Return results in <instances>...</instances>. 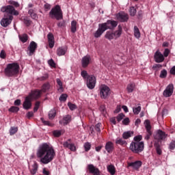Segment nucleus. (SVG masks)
<instances>
[{
  "instance_id": "obj_4",
  "label": "nucleus",
  "mask_w": 175,
  "mask_h": 175,
  "mask_svg": "<svg viewBox=\"0 0 175 175\" xmlns=\"http://www.w3.org/2000/svg\"><path fill=\"white\" fill-rule=\"evenodd\" d=\"M129 149L134 154H140L144 150V142H132Z\"/></svg>"
},
{
  "instance_id": "obj_14",
  "label": "nucleus",
  "mask_w": 175,
  "mask_h": 175,
  "mask_svg": "<svg viewBox=\"0 0 175 175\" xmlns=\"http://www.w3.org/2000/svg\"><path fill=\"white\" fill-rule=\"evenodd\" d=\"M91 56L90 55L84 56L81 59L82 68H87L91 64Z\"/></svg>"
},
{
  "instance_id": "obj_25",
  "label": "nucleus",
  "mask_w": 175,
  "mask_h": 175,
  "mask_svg": "<svg viewBox=\"0 0 175 175\" xmlns=\"http://www.w3.org/2000/svg\"><path fill=\"white\" fill-rule=\"evenodd\" d=\"M66 51H68V49H66V47H59L57 49V55L59 57L65 55V54H66Z\"/></svg>"
},
{
  "instance_id": "obj_56",
  "label": "nucleus",
  "mask_w": 175,
  "mask_h": 175,
  "mask_svg": "<svg viewBox=\"0 0 175 175\" xmlns=\"http://www.w3.org/2000/svg\"><path fill=\"white\" fill-rule=\"evenodd\" d=\"M39 106H40V102L37 101L33 109L34 111H38L39 109Z\"/></svg>"
},
{
  "instance_id": "obj_19",
  "label": "nucleus",
  "mask_w": 175,
  "mask_h": 175,
  "mask_svg": "<svg viewBox=\"0 0 175 175\" xmlns=\"http://www.w3.org/2000/svg\"><path fill=\"white\" fill-rule=\"evenodd\" d=\"M63 146L64 148H69L70 151H76V146L73 144H70V139L63 143Z\"/></svg>"
},
{
  "instance_id": "obj_32",
  "label": "nucleus",
  "mask_w": 175,
  "mask_h": 175,
  "mask_svg": "<svg viewBox=\"0 0 175 175\" xmlns=\"http://www.w3.org/2000/svg\"><path fill=\"white\" fill-rule=\"evenodd\" d=\"M38 163H34V164L32 165L31 169L30 170L31 174H36V172H38Z\"/></svg>"
},
{
  "instance_id": "obj_29",
  "label": "nucleus",
  "mask_w": 175,
  "mask_h": 175,
  "mask_svg": "<svg viewBox=\"0 0 175 175\" xmlns=\"http://www.w3.org/2000/svg\"><path fill=\"white\" fill-rule=\"evenodd\" d=\"M134 36L136 39H140V30H139V27L137 26H134Z\"/></svg>"
},
{
  "instance_id": "obj_20",
  "label": "nucleus",
  "mask_w": 175,
  "mask_h": 175,
  "mask_svg": "<svg viewBox=\"0 0 175 175\" xmlns=\"http://www.w3.org/2000/svg\"><path fill=\"white\" fill-rule=\"evenodd\" d=\"M42 90H34L31 92V93L29 95V96L31 97L32 99H38V98H40V96L42 95Z\"/></svg>"
},
{
  "instance_id": "obj_37",
  "label": "nucleus",
  "mask_w": 175,
  "mask_h": 175,
  "mask_svg": "<svg viewBox=\"0 0 175 175\" xmlns=\"http://www.w3.org/2000/svg\"><path fill=\"white\" fill-rule=\"evenodd\" d=\"M56 111L55 109H51L49 113V120H53L55 117Z\"/></svg>"
},
{
  "instance_id": "obj_13",
  "label": "nucleus",
  "mask_w": 175,
  "mask_h": 175,
  "mask_svg": "<svg viewBox=\"0 0 175 175\" xmlns=\"http://www.w3.org/2000/svg\"><path fill=\"white\" fill-rule=\"evenodd\" d=\"M29 53L28 55L31 57V55H33V53L36 51V49H38V44L36 42L32 41L30 42L28 46Z\"/></svg>"
},
{
  "instance_id": "obj_50",
  "label": "nucleus",
  "mask_w": 175,
  "mask_h": 175,
  "mask_svg": "<svg viewBox=\"0 0 175 175\" xmlns=\"http://www.w3.org/2000/svg\"><path fill=\"white\" fill-rule=\"evenodd\" d=\"M124 117H125V115H124V113H120L119 115H118L116 118L118 122H120L121 120H122L124 119Z\"/></svg>"
},
{
  "instance_id": "obj_26",
  "label": "nucleus",
  "mask_w": 175,
  "mask_h": 175,
  "mask_svg": "<svg viewBox=\"0 0 175 175\" xmlns=\"http://www.w3.org/2000/svg\"><path fill=\"white\" fill-rule=\"evenodd\" d=\"M72 117L70 115H66L64 117L62 120L59 121V124H62V125H67V124H69L70 122Z\"/></svg>"
},
{
  "instance_id": "obj_45",
  "label": "nucleus",
  "mask_w": 175,
  "mask_h": 175,
  "mask_svg": "<svg viewBox=\"0 0 175 175\" xmlns=\"http://www.w3.org/2000/svg\"><path fill=\"white\" fill-rule=\"evenodd\" d=\"M68 106L70 110H72V111L76 110V109H77V106L75 104H72V103H68Z\"/></svg>"
},
{
  "instance_id": "obj_61",
  "label": "nucleus",
  "mask_w": 175,
  "mask_h": 175,
  "mask_svg": "<svg viewBox=\"0 0 175 175\" xmlns=\"http://www.w3.org/2000/svg\"><path fill=\"white\" fill-rule=\"evenodd\" d=\"M14 106H20L21 105V100L17 99L14 103Z\"/></svg>"
},
{
  "instance_id": "obj_48",
  "label": "nucleus",
  "mask_w": 175,
  "mask_h": 175,
  "mask_svg": "<svg viewBox=\"0 0 175 175\" xmlns=\"http://www.w3.org/2000/svg\"><path fill=\"white\" fill-rule=\"evenodd\" d=\"M141 110H142V107L140 106H138L137 107L133 109V111L134 114H139V113H140Z\"/></svg>"
},
{
  "instance_id": "obj_33",
  "label": "nucleus",
  "mask_w": 175,
  "mask_h": 175,
  "mask_svg": "<svg viewBox=\"0 0 175 175\" xmlns=\"http://www.w3.org/2000/svg\"><path fill=\"white\" fill-rule=\"evenodd\" d=\"M133 136V131H126L122 134L123 139H129Z\"/></svg>"
},
{
  "instance_id": "obj_59",
  "label": "nucleus",
  "mask_w": 175,
  "mask_h": 175,
  "mask_svg": "<svg viewBox=\"0 0 175 175\" xmlns=\"http://www.w3.org/2000/svg\"><path fill=\"white\" fill-rule=\"evenodd\" d=\"M169 147H170V150H174V148H175V142L174 141L172 142L170 144V146Z\"/></svg>"
},
{
  "instance_id": "obj_31",
  "label": "nucleus",
  "mask_w": 175,
  "mask_h": 175,
  "mask_svg": "<svg viewBox=\"0 0 175 175\" xmlns=\"http://www.w3.org/2000/svg\"><path fill=\"white\" fill-rule=\"evenodd\" d=\"M135 87L136 85L135 83H129L126 87V91L130 94L131 92H133V90H135Z\"/></svg>"
},
{
  "instance_id": "obj_40",
  "label": "nucleus",
  "mask_w": 175,
  "mask_h": 175,
  "mask_svg": "<svg viewBox=\"0 0 175 175\" xmlns=\"http://www.w3.org/2000/svg\"><path fill=\"white\" fill-rule=\"evenodd\" d=\"M18 131V128L17 127H11L10 129V135L11 136H13L15 133H17V131Z\"/></svg>"
},
{
  "instance_id": "obj_41",
  "label": "nucleus",
  "mask_w": 175,
  "mask_h": 175,
  "mask_svg": "<svg viewBox=\"0 0 175 175\" xmlns=\"http://www.w3.org/2000/svg\"><path fill=\"white\" fill-rule=\"evenodd\" d=\"M19 39L23 42V43H25V42L28 40V35L23 34L22 36H19Z\"/></svg>"
},
{
  "instance_id": "obj_35",
  "label": "nucleus",
  "mask_w": 175,
  "mask_h": 175,
  "mask_svg": "<svg viewBox=\"0 0 175 175\" xmlns=\"http://www.w3.org/2000/svg\"><path fill=\"white\" fill-rule=\"evenodd\" d=\"M56 81L57 83V85L59 87L58 89V91H59V92H64V86H63L62 81H61V79H57Z\"/></svg>"
},
{
  "instance_id": "obj_52",
  "label": "nucleus",
  "mask_w": 175,
  "mask_h": 175,
  "mask_svg": "<svg viewBox=\"0 0 175 175\" xmlns=\"http://www.w3.org/2000/svg\"><path fill=\"white\" fill-rule=\"evenodd\" d=\"M40 120L44 125H48V126H51V124L50 122L44 120L43 118H41Z\"/></svg>"
},
{
  "instance_id": "obj_23",
  "label": "nucleus",
  "mask_w": 175,
  "mask_h": 175,
  "mask_svg": "<svg viewBox=\"0 0 175 175\" xmlns=\"http://www.w3.org/2000/svg\"><path fill=\"white\" fill-rule=\"evenodd\" d=\"M122 34V26L118 25V30L115 31L113 32V36L115 37V39H118Z\"/></svg>"
},
{
  "instance_id": "obj_42",
  "label": "nucleus",
  "mask_w": 175,
  "mask_h": 175,
  "mask_svg": "<svg viewBox=\"0 0 175 175\" xmlns=\"http://www.w3.org/2000/svg\"><path fill=\"white\" fill-rule=\"evenodd\" d=\"M8 110L11 113H17V111H18V110H20V108H18V107L12 106Z\"/></svg>"
},
{
  "instance_id": "obj_62",
  "label": "nucleus",
  "mask_w": 175,
  "mask_h": 175,
  "mask_svg": "<svg viewBox=\"0 0 175 175\" xmlns=\"http://www.w3.org/2000/svg\"><path fill=\"white\" fill-rule=\"evenodd\" d=\"M24 23L28 27V26L31 25V21H29L27 18H25Z\"/></svg>"
},
{
  "instance_id": "obj_22",
  "label": "nucleus",
  "mask_w": 175,
  "mask_h": 175,
  "mask_svg": "<svg viewBox=\"0 0 175 175\" xmlns=\"http://www.w3.org/2000/svg\"><path fill=\"white\" fill-rule=\"evenodd\" d=\"M7 13L14 14V16H18V12L16 11L14 7L12 5H7Z\"/></svg>"
},
{
  "instance_id": "obj_2",
  "label": "nucleus",
  "mask_w": 175,
  "mask_h": 175,
  "mask_svg": "<svg viewBox=\"0 0 175 175\" xmlns=\"http://www.w3.org/2000/svg\"><path fill=\"white\" fill-rule=\"evenodd\" d=\"M81 76L84 80H86V85L89 90H94L95 88L96 84V78H95V76L88 75V72L85 70L81 71Z\"/></svg>"
},
{
  "instance_id": "obj_38",
  "label": "nucleus",
  "mask_w": 175,
  "mask_h": 175,
  "mask_svg": "<svg viewBox=\"0 0 175 175\" xmlns=\"http://www.w3.org/2000/svg\"><path fill=\"white\" fill-rule=\"evenodd\" d=\"M154 147L156 148V151L158 155H161L162 154V150L161 149V146H159V144L154 143Z\"/></svg>"
},
{
  "instance_id": "obj_54",
  "label": "nucleus",
  "mask_w": 175,
  "mask_h": 175,
  "mask_svg": "<svg viewBox=\"0 0 175 175\" xmlns=\"http://www.w3.org/2000/svg\"><path fill=\"white\" fill-rule=\"evenodd\" d=\"M46 79H49V75L47 74H45L42 77L38 78V80H40V81H43L44 80H46Z\"/></svg>"
},
{
  "instance_id": "obj_7",
  "label": "nucleus",
  "mask_w": 175,
  "mask_h": 175,
  "mask_svg": "<svg viewBox=\"0 0 175 175\" xmlns=\"http://www.w3.org/2000/svg\"><path fill=\"white\" fill-rule=\"evenodd\" d=\"M118 24L116 21H107L106 23H101L103 27L105 29V31H107V29H114Z\"/></svg>"
},
{
  "instance_id": "obj_47",
  "label": "nucleus",
  "mask_w": 175,
  "mask_h": 175,
  "mask_svg": "<svg viewBox=\"0 0 175 175\" xmlns=\"http://www.w3.org/2000/svg\"><path fill=\"white\" fill-rule=\"evenodd\" d=\"M67 98H68V95L66 94H63L60 96L59 99L60 102H65Z\"/></svg>"
},
{
  "instance_id": "obj_16",
  "label": "nucleus",
  "mask_w": 175,
  "mask_h": 175,
  "mask_svg": "<svg viewBox=\"0 0 175 175\" xmlns=\"http://www.w3.org/2000/svg\"><path fill=\"white\" fill-rule=\"evenodd\" d=\"M154 57L155 62H157L158 64H161V62H163V61H165V57L159 51H157L154 53Z\"/></svg>"
},
{
  "instance_id": "obj_17",
  "label": "nucleus",
  "mask_w": 175,
  "mask_h": 175,
  "mask_svg": "<svg viewBox=\"0 0 175 175\" xmlns=\"http://www.w3.org/2000/svg\"><path fill=\"white\" fill-rule=\"evenodd\" d=\"M116 18L122 23H125V21H128L129 18L125 12H120L116 15Z\"/></svg>"
},
{
  "instance_id": "obj_51",
  "label": "nucleus",
  "mask_w": 175,
  "mask_h": 175,
  "mask_svg": "<svg viewBox=\"0 0 175 175\" xmlns=\"http://www.w3.org/2000/svg\"><path fill=\"white\" fill-rule=\"evenodd\" d=\"M0 58L5 59L6 58V52L4 50H2L0 53Z\"/></svg>"
},
{
  "instance_id": "obj_12",
  "label": "nucleus",
  "mask_w": 175,
  "mask_h": 175,
  "mask_svg": "<svg viewBox=\"0 0 175 175\" xmlns=\"http://www.w3.org/2000/svg\"><path fill=\"white\" fill-rule=\"evenodd\" d=\"M167 137V134L165 132H163L161 130L157 131L154 135V139L156 140H165Z\"/></svg>"
},
{
  "instance_id": "obj_10",
  "label": "nucleus",
  "mask_w": 175,
  "mask_h": 175,
  "mask_svg": "<svg viewBox=\"0 0 175 175\" xmlns=\"http://www.w3.org/2000/svg\"><path fill=\"white\" fill-rule=\"evenodd\" d=\"M13 20V16L9 15L8 17H4L1 21V25L2 27H4L6 28V27H8L12 23V21Z\"/></svg>"
},
{
  "instance_id": "obj_27",
  "label": "nucleus",
  "mask_w": 175,
  "mask_h": 175,
  "mask_svg": "<svg viewBox=\"0 0 175 175\" xmlns=\"http://www.w3.org/2000/svg\"><path fill=\"white\" fill-rule=\"evenodd\" d=\"M129 166H131V167H133V169L137 170L139 169V167H140V166H142V161H138L134 163H129Z\"/></svg>"
},
{
  "instance_id": "obj_9",
  "label": "nucleus",
  "mask_w": 175,
  "mask_h": 175,
  "mask_svg": "<svg viewBox=\"0 0 175 175\" xmlns=\"http://www.w3.org/2000/svg\"><path fill=\"white\" fill-rule=\"evenodd\" d=\"M174 90V87L173 86V84L168 85L163 92V96H165V98H170V96L173 95Z\"/></svg>"
},
{
  "instance_id": "obj_8",
  "label": "nucleus",
  "mask_w": 175,
  "mask_h": 175,
  "mask_svg": "<svg viewBox=\"0 0 175 175\" xmlns=\"http://www.w3.org/2000/svg\"><path fill=\"white\" fill-rule=\"evenodd\" d=\"M145 128L146 129V135L145 136V140H149L151 135H152V131H151V124L150 120H146L144 122Z\"/></svg>"
},
{
  "instance_id": "obj_18",
  "label": "nucleus",
  "mask_w": 175,
  "mask_h": 175,
  "mask_svg": "<svg viewBox=\"0 0 175 175\" xmlns=\"http://www.w3.org/2000/svg\"><path fill=\"white\" fill-rule=\"evenodd\" d=\"M106 31V29L103 27L102 23L98 25V29L97 31L94 33V38H100L102 36V34L103 32Z\"/></svg>"
},
{
  "instance_id": "obj_5",
  "label": "nucleus",
  "mask_w": 175,
  "mask_h": 175,
  "mask_svg": "<svg viewBox=\"0 0 175 175\" xmlns=\"http://www.w3.org/2000/svg\"><path fill=\"white\" fill-rule=\"evenodd\" d=\"M49 17H51V18H56V20H62L64 16L61 7L57 5L52 8L49 12Z\"/></svg>"
},
{
  "instance_id": "obj_53",
  "label": "nucleus",
  "mask_w": 175,
  "mask_h": 175,
  "mask_svg": "<svg viewBox=\"0 0 175 175\" xmlns=\"http://www.w3.org/2000/svg\"><path fill=\"white\" fill-rule=\"evenodd\" d=\"M48 64L52 68H55V62H54V60H53V59H51L50 60H49Z\"/></svg>"
},
{
  "instance_id": "obj_55",
  "label": "nucleus",
  "mask_w": 175,
  "mask_h": 175,
  "mask_svg": "<svg viewBox=\"0 0 175 175\" xmlns=\"http://www.w3.org/2000/svg\"><path fill=\"white\" fill-rule=\"evenodd\" d=\"M66 25V23L65 22V21H61L59 23H57V26L59 28H62L63 27H65Z\"/></svg>"
},
{
  "instance_id": "obj_64",
  "label": "nucleus",
  "mask_w": 175,
  "mask_h": 175,
  "mask_svg": "<svg viewBox=\"0 0 175 175\" xmlns=\"http://www.w3.org/2000/svg\"><path fill=\"white\" fill-rule=\"evenodd\" d=\"M171 75H175V66H174L170 70Z\"/></svg>"
},
{
  "instance_id": "obj_34",
  "label": "nucleus",
  "mask_w": 175,
  "mask_h": 175,
  "mask_svg": "<svg viewBox=\"0 0 175 175\" xmlns=\"http://www.w3.org/2000/svg\"><path fill=\"white\" fill-rule=\"evenodd\" d=\"M105 37L106 38V39H108L109 40H113V39H115L114 33L111 31H107Z\"/></svg>"
},
{
  "instance_id": "obj_24",
  "label": "nucleus",
  "mask_w": 175,
  "mask_h": 175,
  "mask_svg": "<svg viewBox=\"0 0 175 175\" xmlns=\"http://www.w3.org/2000/svg\"><path fill=\"white\" fill-rule=\"evenodd\" d=\"M105 150L109 153L113 152V150H114V144H113L111 142H107L105 144Z\"/></svg>"
},
{
  "instance_id": "obj_15",
  "label": "nucleus",
  "mask_w": 175,
  "mask_h": 175,
  "mask_svg": "<svg viewBox=\"0 0 175 175\" xmlns=\"http://www.w3.org/2000/svg\"><path fill=\"white\" fill-rule=\"evenodd\" d=\"M88 169L89 170V173H91L93 175H100V171L98 167H96L92 164H89L88 165Z\"/></svg>"
},
{
  "instance_id": "obj_43",
  "label": "nucleus",
  "mask_w": 175,
  "mask_h": 175,
  "mask_svg": "<svg viewBox=\"0 0 175 175\" xmlns=\"http://www.w3.org/2000/svg\"><path fill=\"white\" fill-rule=\"evenodd\" d=\"M53 135L55 137H59L62 135V131L58 130L54 131Z\"/></svg>"
},
{
  "instance_id": "obj_49",
  "label": "nucleus",
  "mask_w": 175,
  "mask_h": 175,
  "mask_svg": "<svg viewBox=\"0 0 175 175\" xmlns=\"http://www.w3.org/2000/svg\"><path fill=\"white\" fill-rule=\"evenodd\" d=\"M129 12L131 16H135L136 14V8L135 7H131Z\"/></svg>"
},
{
  "instance_id": "obj_28",
  "label": "nucleus",
  "mask_w": 175,
  "mask_h": 175,
  "mask_svg": "<svg viewBox=\"0 0 175 175\" xmlns=\"http://www.w3.org/2000/svg\"><path fill=\"white\" fill-rule=\"evenodd\" d=\"M107 171L110 173L111 175L116 174V167H114L112 164L107 165Z\"/></svg>"
},
{
  "instance_id": "obj_60",
  "label": "nucleus",
  "mask_w": 175,
  "mask_h": 175,
  "mask_svg": "<svg viewBox=\"0 0 175 175\" xmlns=\"http://www.w3.org/2000/svg\"><path fill=\"white\" fill-rule=\"evenodd\" d=\"M170 53V51L169 50V49H165L163 55H164V57H167Z\"/></svg>"
},
{
  "instance_id": "obj_36",
  "label": "nucleus",
  "mask_w": 175,
  "mask_h": 175,
  "mask_svg": "<svg viewBox=\"0 0 175 175\" xmlns=\"http://www.w3.org/2000/svg\"><path fill=\"white\" fill-rule=\"evenodd\" d=\"M48 90H50V83H49L43 84L40 91L42 92H46Z\"/></svg>"
},
{
  "instance_id": "obj_44",
  "label": "nucleus",
  "mask_w": 175,
  "mask_h": 175,
  "mask_svg": "<svg viewBox=\"0 0 175 175\" xmlns=\"http://www.w3.org/2000/svg\"><path fill=\"white\" fill-rule=\"evenodd\" d=\"M83 147L85 148V151H90V150H91V143L90 142L85 143Z\"/></svg>"
},
{
  "instance_id": "obj_30",
  "label": "nucleus",
  "mask_w": 175,
  "mask_h": 175,
  "mask_svg": "<svg viewBox=\"0 0 175 175\" xmlns=\"http://www.w3.org/2000/svg\"><path fill=\"white\" fill-rule=\"evenodd\" d=\"M77 31V22L76 21H72L71 22V32L75 33Z\"/></svg>"
},
{
  "instance_id": "obj_11",
  "label": "nucleus",
  "mask_w": 175,
  "mask_h": 175,
  "mask_svg": "<svg viewBox=\"0 0 175 175\" xmlns=\"http://www.w3.org/2000/svg\"><path fill=\"white\" fill-rule=\"evenodd\" d=\"M32 97L31 96H28L25 98V100L23 103V109L25 110H29V109L32 107Z\"/></svg>"
},
{
  "instance_id": "obj_57",
  "label": "nucleus",
  "mask_w": 175,
  "mask_h": 175,
  "mask_svg": "<svg viewBox=\"0 0 175 175\" xmlns=\"http://www.w3.org/2000/svg\"><path fill=\"white\" fill-rule=\"evenodd\" d=\"M143 139V137L142 135H137L134 137V142H140Z\"/></svg>"
},
{
  "instance_id": "obj_63",
  "label": "nucleus",
  "mask_w": 175,
  "mask_h": 175,
  "mask_svg": "<svg viewBox=\"0 0 175 175\" xmlns=\"http://www.w3.org/2000/svg\"><path fill=\"white\" fill-rule=\"evenodd\" d=\"M27 118H31V117H33V112H32V111H29V112L27 113Z\"/></svg>"
},
{
  "instance_id": "obj_6",
  "label": "nucleus",
  "mask_w": 175,
  "mask_h": 175,
  "mask_svg": "<svg viewBox=\"0 0 175 175\" xmlns=\"http://www.w3.org/2000/svg\"><path fill=\"white\" fill-rule=\"evenodd\" d=\"M101 99H107L110 96V88L106 85H101L99 88Z\"/></svg>"
},
{
  "instance_id": "obj_39",
  "label": "nucleus",
  "mask_w": 175,
  "mask_h": 175,
  "mask_svg": "<svg viewBox=\"0 0 175 175\" xmlns=\"http://www.w3.org/2000/svg\"><path fill=\"white\" fill-rule=\"evenodd\" d=\"M116 144H120V146H126V144H128L126 141L124 140H122V139H120V138H118L116 140Z\"/></svg>"
},
{
  "instance_id": "obj_1",
  "label": "nucleus",
  "mask_w": 175,
  "mask_h": 175,
  "mask_svg": "<svg viewBox=\"0 0 175 175\" xmlns=\"http://www.w3.org/2000/svg\"><path fill=\"white\" fill-rule=\"evenodd\" d=\"M37 157L40 159V163L42 165H47L54 159L55 151L53 147L47 144L40 146L36 153Z\"/></svg>"
},
{
  "instance_id": "obj_58",
  "label": "nucleus",
  "mask_w": 175,
  "mask_h": 175,
  "mask_svg": "<svg viewBox=\"0 0 175 175\" xmlns=\"http://www.w3.org/2000/svg\"><path fill=\"white\" fill-rule=\"evenodd\" d=\"M100 125H102V124L100 123H98L97 124H96L95 129L96 132H100Z\"/></svg>"
},
{
  "instance_id": "obj_21",
  "label": "nucleus",
  "mask_w": 175,
  "mask_h": 175,
  "mask_svg": "<svg viewBox=\"0 0 175 175\" xmlns=\"http://www.w3.org/2000/svg\"><path fill=\"white\" fill-rule=\"evenodd\" d=\"M47 38H48L49 46L50 49H53L55 43V42L54 41V36L53 35V33H49L47 36Z\"/></svg>"
},
{
  "instance_id": "obj_46",
  "label": "nucleus",
  "mask_w": 175,
  "mask_h": 175,
  "mask_svg": "<svg viewBox=\"0 0 175 175\" xmlns=\"http://www.w3.org/2000/svg\"><path fill=\"white\" fill-rule=\"evenodd\" d=\"M166 76H167V71H166V70H161V73H160L161 79H165V77H166Z\"/></svg>"
},
{
  "instance_id": "obj_3",
  "label": "nucleus",
  "mask_w": 175,
  "mask_h": 175,
  "mask_svg": "<svg viewBox=\"0 0 175 175\" xmlns=\"http://www.w3.org/2000/svg\"><path fill=\"white\" fill-rule=\"evenodd\" d=\"M20 66L17 63L8 64L5 68L4 73L8 77H13L18 74Z\"/></svg>"
}]
</instances>
